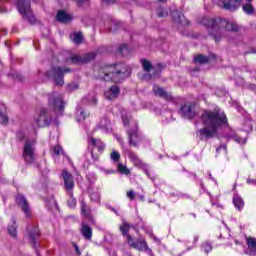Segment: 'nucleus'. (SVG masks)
Instances as JSON below:
<instances>
[{"label":"nucleus","instance_id":"1","mask_svg":"<svg viewBox=\"0 0 256 256\" xmlns=\"http://www.w3.org/2000/svg\"><path fill=\"white\" fill-rule=\"evenodd\" d=\"M201 121L205 127L199 129L196 135L200 141H207V139H213L217 135V129L221 125H227V116L220 109L206 110L201 115Z\"/></svg>","mask_w":256,"mask_h":256},{"label":"nucleus","instance_id":"2","mask_svg":"<svg viewBox=\"0 0 256 256\" xmlns=\"http://www.w3.org/2000/svg\"><path fill=\"white\" fill-rule=\"evenodd\" d=\"M203 25L208 29V35L213 37L216 43L221 41V37L225 35V31H232L233 33L239 31V26L235 22H231L223 18H208L202 19Z\"/></svg>","mask_w":256,"mask_h":256},{"label":"nucleus","instance_id":"3","mask_svg":"<svg viewBox=\"0 0 256 256\" xmlns=\"http://www.w3.org/2000/svg\"><path fill=\"white\" fill-rule=\"evenodd\" d=\"M98 79L102 81H111L112 83H121L131 75V68L124 63L114 65H101L97 68Z\"/></svg>","mask_w":256,"mask_h":256},{"label":"nucleus","instance_id":"4","mask_svg":"<svg viewBox=\"0 0 256 256\" xmlns=\"http://www.w3.org/2000/svg\"><path fill=\"white\" fill-rule=\"evenodd\" d=\"M65 73H71V69L67 67H52L46 71L45 76L48 79H53L56 87H63L65 85Z\"/></svg>","mask_w":256,"mask_h":256},{"label":"nucleus","instance_id":"5","mask_svg":"<svg viewBox=\"0 0 256 256\" xmlns=\"http://www.w3.org/2000/svg\"><path fill=\"white\" fill-rule=\"evenodd\" d=\"M122 153L124 157H128V159H130V161L133 162V165H135V167H138V169H143L145 172V175H147V177H149L151 181H155V177L151 176V174L149 173V170H147V165L143 163V160L139 158V155H137V153L133 152V150L127 147H123Z\"/></svg>","mask_w":256,"mask_h":256},{"label":"nucleus","instance_id":"6","mask_svg":"<svg viewBox=\"0 0 256 256\" xmlns=\"http://www.w3.org/2000/svg\"><path fill=\"white\" fill-rule=\"evenodd\" d=\"M35 139H25L22 151V157L25 163L31 165L35 163L37 154H35Z\"/></svg>","mask_w":256,"mask_h":256},{"label":"nucleus","instance_id":"7","mask_svg":"<svg viewBox=\"0 0 256 256\" xmlns=\"http://www.w3.org/2000/svg\"><path fill=\"white\" fill-rule=\"evenodd\" d=\"M17 9L20 15H22L23 19L29 21L31 25H35L37 19L35 15H33V11L31 10V2L29 0H18Z\"/></svg>","mask_w":256,"mask_h":256},{"label":"nucleus","instance_id":"8","mask_svg":"<svg viewBox=\"0 0 256 256\" xmlns=\"http://www.w3.org/2000/svg\"><path fill=\"white\" fill-rule=\"evenodd\" d=\"M48 105L50 109H53L55 113H59L62 115L63 111H65V103L63 101V95L58 92H53L48 97Z\"/></svg>","mask_w":256,"mask_h":256},{"label":"nucleus","instance_id":"9","mask_svg":"<svg viewBox=\"0 0 256 256\" xmlns=\"http://www.w3.org/2000/svg\"><path fill=\"white\" fill-rule=\"evenodd\" d=\"M127 243H128V245H130V247H133V249H137V251H146V253H148V255L154 256L153 250H151V248H149V246L147 245V241H145V239L135 241V240H133V237L131 235H128Z\"/></svg>","mask_w":256,"mask_h":256},{"label":"nucleus","instance_id":"10","mask_svg":"<svg viewBox=\"0 0 256 256\" xmlns=\"http://www.w3.org/2000/svg\"><path fill=\"white\" fill-rule=\"evenodd\" d=\"M51 121V112H49V109L43 108L35 119V125L36 127H49Z\"/></svg>","mask_w":256,"mask_h":256},{"label":"nucleus","instance_id":"11","mask_svg":"<svg viewBox=\"0 0 256 256\" xmlns=\"http://www.w3.org/2000/svg\"><path fill=\"white\" fill-rule=\"evenodd\" d=\"M126 133L128 135L129 145L131 147H136V149H139V143L143 141V136L139 134L137 127L127 130Z\"/></svg>","mask_w":256,"mask_h":256},{"label":"nucleus","instance_id":"12","mask_svg":"<svg viewBox=\"0 0 256 256\" xmlns=\"http://www.w3.org/2000/svg\"><path fill=\"white\" fill-rule=\"evenodd\" d=\"M179 113L184 119H193L197 115L195 104L191 102L185 103L181 106Z\"/></svg>","mask_w":256,"mask_h":256},{"label":"nucleus","instance_id":"13","mask_svg":"<svg viewBox=\"0 0 256 256\" xmlns=\"http://www.w3.org/2000/svg\"><path fill=\"white\" fill-rule=\"evenodd\" d=\"M95 57H97V54L95 52H90L84 55H73L71 61L77 65H83V63H90Z\"/></svg>","mask_w":256,"mask_h":256},{"label":"nucleus","instance_id":"14","mask_svg":"<svg viewBox=\"0 0 256 256\" xmlns=\"http://www.w3.org/2000/svg\"><path fill=\"white\" fill-rule=\"evenodd\" d=\"M16 203L21 208L26 217H31V207L29 206V202L25 196L21 194L16 196Z\"/></svg>","mask_w":256,"mask_h":256},{"label":"nucleus","instance_id":"15","mask_svg":"<svg viewBox=\"0 0 256 256\" xmlns=\"http://www.w3.org/2000/svg\"><path fill=\"white\" fill-rule=\"evenodd\" d=\"M62 179L64 181V187L67 193H69V191H73V187H75V181L73 180V175H71L69 171L63 170Z\"/></svg>","mask_w":256,"mask_h":256},{"label":"nucleus","instance_id":"16","mask_svg":"<svg viewBox=\"0 0 256 256\" xmlns=\"http://www.w3.org/2000/svg\"><path fill=\"white\" fill-rule=\"evenodd\" d=\"M121 94V88L117 85H112L109 87L108 90L104 91V96L106 99L113 101V99H117L119 95Z\"/></svg>","mask_w":256,"mask_h":256},{"label":"nucleus","instance_id":"17","mask_svg":"<svg viewBox=\"0 0 256 256\" xmlns=\"http://www.w3.org/2000/svg\"><path fill=\"white\" fill-rule=\"evenodd\" d=\"M140 63L142 65V68L145 71V73H151V71H152V74L149 75L150 79L153 77L159 76V71L153 69V64H151V62L149 60L142 59V60H140Z\"/></svg>","mask_w":256,"mask_h":256},{"label":"nucleus","instance_id":"18","mask_svg":"<svg viewBox=\"0 0 256 256\" xmlns=\"http://www.w3.org/2000/svg\"><path fill=\"white\" fill-rule=\"evenodd\" d=\"M80 233L86 241H91V239H93V228H91V226L86 222L81 223Z\"/></svg>","mask_w":256,"mask_h":256},{"label":"nucleus","instance_id":"19","mask_svg":"<svg viewBox=\"0 0 256 256\" xmlns=\"http://www.w3.org/2000/svg\"><path fill=\"white\" fill-rule=\"evenodd\" d=\"M222 5L226 11H237L241 5V0H223Z\"/></svg>","mask_w":256,"mask_h":256},{"label":"nucleus","instance_id":"20","mask_svg":"<svg viewBox=\"0 0 256 256\" xmlns=\"http://www.w3.org/2000/svg\"><path fill=\"white\" fill-rule=\"evenodd\" d=\"M91 147H96L99 153H103L105 151V143H103L100 139L88 137V149H91Z\"/></svg>","mask_w":256,"mask_h":256},{"label":"nucleus","instance_id":"21","mask_svg":"<svg viewBox=\"0 0 256 256\" xmlns=\"http://www.w3.org/2000/svg\"><path fill=\"white\" fill-rule=\"evenodd\" d=\"M153 93L156 94L157 97H161V99H165L166 101H171L173 99V96L170 93L157 85L153 86Z\"/></svg>","mask_w":256,"mask_h":256},{"label":"nucleus","instance_id":"22","mask_svg":"<svg viewBox=\"0 0 256 256\" xmlns=\"http://www.w3.org/2000/svg\"><path fill=\"white\" fill-rule=\"evenodd\" d=\"M246 245L248 247V252H246V255L256 256V238L247 237Z\"/></svg>","mask_w":256,"mask_h":256},{"label":"nucleus","instance_id":"23","mask_svg":"<svg viewBox=\"0 0 256 256\" xmlns=\"http://www.w3.org/2000/svg\"><path fill=\"white\" fill-rule=\"evenodd\" d=\"M39 235V228L37 226H34L32 230L29 231L30 241H32L34 249H37V247H39V242H37V239H39Z\"/></svg>","mask_w":256,"mask_h":256},{"label":"nucleus","instance_id":"24","mask_svg":"<svg viewBox=\"0 0 256 256\" xmlns=\"http://www.w3.org/2000/svg\"><path fill=\"white\" fill-rule=\"evenodd\" d=\"M89 117V111L81 106L76 107V121L81 123V121H85Z\"/></svg>","mask_w":256,"mask_h":256},{"label":"nucleus","instance_id":"25","mask_svg":"<svg viewBox=\"0 0 256 256\" xmlns=\"http://www.w3.org/2000/svg\"><path fill=\"white\" fill-rule=\"evenodd\" d=\"M233 205L235 209H238V211H243V208L245 207V202L243 201V198L237 193H234L233 195Z\"/></svg>","mask_w":256,"mask_h":256},{"label":"nucleus","instance_id":"26","mask_svg":"<svg viewBox=\"0 0 256 256\" xmlns=\"http://www.w3.org/2000/svg\"><path fill=\"white\" fill-rule=\"evenodd\" d=\"M0 123L2 125H7L9 123V116L7 115V107L5 104H0Z\"/></svg>","mask_w":256,"mask_h":256},{"label":"nucleus","instance_id":"27","mask_svg":"<svg viewBox=\"0 0 256 256\" xmlns=\"http://www.w3.org/2000/svg\"><path fill=\"white\" fill-rule=\"evenodd\" d=\"M71 15H69L67 12L60 10L58 11L57 15H56V20L59 23H69V21H71Z\"/></svg>","mask_w":256,"mask_h":256},{"label":"nucleus","instance_id":"28","mask_svg":"<svg viewBox=\"0 0 256 256\" xmlns=\"http://www.w3.org/2000/svg\"><path fill=\"white\" fill-rule=\"evenodd\" d=\"M225 139L227 141H236V143H245V140H243V138L237 136V134L235 133V131L230 130L227 134H225Z\"/></svg>","mask_w":256,"mask_h":256},{"label":"nucleus","instance_id":"29","mask_svg":"<svg viewBox=\"0 0 256 256\" xmlns=\"http://www.w3.org/2000/svg\"><path fill=\"white\" fill-rule=\"evenodd\" d=\"M8 234L14 239L17 238V224L15 222V218H12V224L8 226Z\"/></svg>","mask_w":256,"mask_h":256},{"label":"nucleus","instance_id":"30","mask_svg":"<svg viewBox=\"0 0 256 256\" xmlns=\"http://www.w3.org/2000/svg\"><path fill=\"white\" fill-rule=\"evenodd\" d=\"M194 63H198L199 65H205V63H209V57L198 54L194 57Z\"/></svg>","mask_w":256,"mask_h":256},{"label":"nucleus","instance_id":"31","mask_svg":"<svg viewBox=\"0 0 256 256\" xmlns=\"http://www.w3.org/2000/svg\"><path fill=\"white\" fill-rule=\"evenodd\" d=\"M81 213L86 217V219H91V210L87 206V203L81 202Z\"/></svg>","mask_w":256,"mask_h":256},{"label":"nucleus","instance_id":"32","mask_svg":"<svg viewBox=\"0 0 256 256\" xmlns=\"http://www.w3.org/2000/svg\"><path fill=\"white\" fill-rule=\"evenodd\" d=\"M67 195L69 197L67 201L68 207H71V209H74V207L77 206V200L73 197V191H68Z\"/></svg>","mask_w":256,"mask_h":256},{"label":"nucleus","instance_id":"33","mask_svg":"<svg viewBox=\"0 0 256 256\" xmlns=\"http://www.w3.org/2000/svg\"><path fill=\"white\" fill-rule=\"evenodd\" d=\"M242 9L246 15H253L255 13V8L251 3L243 4Z\"/></svg>","mask_w":256,"mask_h":256},{"label":"nucleus","instance_id":"34","mask_svg":"<svg viewBox=\"0 0 256 256\" xmlns=\"http://www.w3.org/2000/svg\"><path fill=\"white\" fill-rule=\"evenodd\" d=\"M171 16L174 19L175 23H183V15L181 14V12L173 10L171 12Z\"/></svg>","mask_w":256,"mask_h":256},{"label":"nucleus","instance_id":"35","mask_svg":"<svg viewBox=\"0 0 256 256\" xmlns=\"http://www.w3.org/2000/svg\"><path fill=\"white\" fill-rule=\"evenodd\" d=\"M111 126V121L109 120V118H107L106 116L103 117L99 123V127L100 129H109V127Z\"/></svg>","mask_w":256,"mask_h":256},{"label":"nucleus","instance_id":"36","mask_svg":"<svg viewBox=\"0 0 256 256\" xmlns=\"http://www.w3.org/2000/svg\"><path fill=\"white\" fill-rule=\"evenodd\" d=\"M130 229H131V226L127 222H124L122 225H120V231L122 235H126V237L129 235Z\"/></svg>","mask_w":256,"mask_h":256},{"label":"nucleus","instance_id":"37","mask_svg":"<svg viewBox=\"0 0 256 256\" xmlns=\"http://www.w3.org/2000/svg\"><path fill=\"white\" fill-rule=\"evenodd\" d=\"M118 171L122 175H130L131 174V170H129V168H127V166L123 165V163L118 164Z\"/></svg>","mask_w":256,"mask_h":256},{"label":"nucleus","instance_id":"38","mask_svg":"<svg viewBox=\"0 0 256 256\" xmlns=\"http://www.w3.org/2000/svg\"><path fill=\"white\" fill-rule=\"evenodd\" d=\"M90 199L94 203H99L101 201V194L98 191L90 193Z\"/></svg>","mask_w":256,"mask_h":256},{"label":"nucleus","instance_id":"39","mask_svg":"<svg viewBox=\"0 0 256 256\" xmlns=\"http://www.w3.org/2000/svg\"><path fill=\"white\" fill-rule=\"evenodd\" d=\"M121 117L124 127H127V125H129V121L131 120V115H129L126 111H122Z\"/></svg>","mask_w":256,"mask_h":256},{"label":"nucleus","instance_id":"40","mask_svg":"<svg viewBox=\"0 0 256 256\" xmlns=\"http://www.w3.org/2000/svg\"><path fill=\"white\" fill-rule=\"evenodd\" d=\"M53 155L56 157H59V155H65V152H63V147L60 145H56L53 147Z\"/></svg>","mask_w":256,"mask_h":256},{"label":"nucleus","instance_id":"41","mask_svg":"<svg viewBox=\"0 0 256 256\" xmlns=\"http://www.w3.org/2000/svg\"><path fill=\"white\" fill-rule=\"evenodd\" d=\"M202 249L205 253H211L213 251V245L209 241H206L202 244Z\"/></svg>","mask_w":256,"mask_h":256},{"label":"nucleus","instance_id":"42","mask_svg":"<svg viewBox=\"0 0 256 256\" xmlns=\"http://www.w3.org/2000/svg\"><path fill=\"white\" fill-rule=\"evenodd\" d=\"M110 159L114 163H119V160L121 159V154H119L118 151H112V153L110 154Z\"/></svg>","mask_w":256,"mask_h":256},{"label":"nucleus","instance_id":"43","mask_svg":"<svg viewBox=\"0 0 256 256\" xmlns=\"http://www.w3.org/2000/svg\"><path fill=\"white\" fill-rule=\"evenodd\" d=\"M118 51L120 55H129V47H127V44H122L121 46H119Z\"/></svg>","mask_w":256,"mask_h":256},{"label":"nucleus","instance_id":"44","mask_svg":"<svg viewBox=\"0 0 256 256\" xmlns=\"http://www.w3.org/2000/svg\"><path fill=\"white\" fill-rule=\"evenodd\" d=\"M169 15V11H167L165 8L163 7H158L157 8V16L158 17H167Z\"/></svg>","mask_w":256,"mask_h":256},{"label":"nucleus","instance_id":"45","mask_svg":"<svg viewBox=\"0 0 256 256\" xmlns=\"http://www.w3.org/2000/svg\"><path fill=\"white\" fill-rule=\"evenodd\" d=\"M83 41V34L81 33H75L74 34V37H73V42L76 44V45H79L80 43H82Z\"/></svg>","mask_w":256,"mask_h":256},{"label":"nucleus","instance_id":"46","mask_svg":"<svg viewBox=\"0 0 256 256\" xmlns=\"http://www.w3.org/2000/svg\"><path fill=\"white\" fill-rule=\"evenodd\" d=\"M68 91H77L79 89V84L75 82H71L70 84L67 85Z\"/></svg>","mask_w":256,"mask_h":256},{"label":"nucleus","instance_id":"47","mask_svg":"<svg viewBox=\"0 0 256 256\" xmlns=\"http://www.w3.org/2000/svg\"><path fill=\"white\" fill-rule=\"evenodd\" d=\"M86 177H87V181H89L91 185H93V183H95V181H97V176H95V174H93V173L87 174Z\"/></svg>","mask_w":256,"mask_h":256},{"label":"nucleus","instance_id":"48","mask_svg":"<svg viewBox=\"0 0 256 256\" xmlns=\"http://www.w3.org/2000/svg\"><path fill=\"white\" fill-rule=\"evenodd\" d=\"M16 138L18 141H25V132L19 131L16 133Z\"/></svg>","mask_w":256,"mask_h":256},{"label":"nucleus","instance_id":"49","mask_svg":"<svg viewBox=\"0 0 256 256\" xmlns=\"http://www.w3.org/2000/svg\"><path fill=\"white\" fill-rule=\"evenodd\" d=\"M78 7H85L89 3V0H76Z\"/></svg>","mask_w":256,"mask_h":256},{"label":"nucleus","instance_id":"50","mask_svg":"<svg viewBox=\"0 0 256 256\" xmlns=\"http://www.w3.org/2000/svg\"><path fill=\"white\" fill-rule=\"evenodd\" d=\"M126 195H127L128 199H130L131 201H133V199H135V191H133V190L128 191Z\"/></svg>","mask_w":256,"mask_h":256},{"label":"nucleus","instance_id":"51","mask_svg":"<svg viewBox=\"0 0 256 256\" xmlns=\"http://www.w3.org/2000/svg\"><path fill=\"white\" fill-rule=\"evenodd\" d=\"M48 207H50V209H51L52 207H57V200L54 199V198H52V199L50 200V202H48Z\"/></svg>","mask_w":256,"mask_h":256},{"label":"nucleus","instance_id":"52","mask_svg":"<svg viewBox=\"0 0 256 256\" xmlns=\"http://www.w3.org/2000/svg\"><path fill=\"white\" fill-rule=\"evenodd\" d=\"M106 208L109 209V211H112V213H115V215L119 217V212L117 211V209L113 208V206L107 204Z\"/></svg>","mask_w":256,"mask_h":256},{"label":"nucleus","instance_id":"53","mask_svg":"<svg viewBox=\"0 0 256 256\" xmlns=\"http://www.w3.org/2000/svg\"><path fill=\"white\" fill-rule=\"evenodd\" d=\"M117 141L120 143L122 151H123V147H125V142H123V138H121V136L119 135H115Z\"/></svg>","mask_w":256,"mask_h":256},{"label":"nucleus","instance_id":"54","mask_svg":"<svg viewBox=\"0 0 256 256\" xmlns=\"http://www.w3.org/2000/svg\"><path fill=\"white\" fill-rule=\"evenodd\" d=\"M150 237L153 239L155 243H157V245H161V239H159L157 236L150 234Z\"/></svg>","mask_w":256,"mask_h":256},{"label":"nucleus","instance_id":"55","mask_svg":"<svg viewBox=\"0 0 256 256\" xmlns=\"http://www.w3.org/2000/svg\"><path fill=\"white\" fill-rule=\"evenodd\" d=\"M2 3H3V0H0V13H7L8 10L4 5H2Z\"/></svg>","mask_w":256,"mask_h":256},{"label":"nucleus","instance_id":"56","mask_svg":"<svg viewBox=\"0 0 256 256\" xmlns=\"http://www.w3.org/2000/svg\"><path fill=\"white\" fill-rule=\"evenodd\" d=\"M177 197H181L182 199H191V195L184 193H178Z\"/></svg>","mask_w":256,"mask_h":256},{"label":"nucleus","instance_id":"57","mask_svg":"<svg viewBox=\"0 0 256 256\" xmlns=\"http://www.w3.org/2000/svg\"><path fill=\"white\" fill-rule=\"evenodd\" d=\"M115 0H102V5H113Z\"/></svg>","mask_w":256,"mask_h":256},{"label":"nucleus","instance_id":"58","mask_svg":"<svg viewBox=\"0 0 256 256\" xmlns=\"http://www.w3.org/2000/svg\"><path fill=\"white\" fill-rule=\"evenodd\" d=\"M221 149H224V151H227V146L225 144L220 145L218 148H216V153H219Z\"/></svg>","mask_w":256,"mask_h":256},{"label":"nucleus","instance_id":"59","mask_svg":"<svg viewBox=\"0 0 256 256\" xmlns=\"http://www.w3.org/2000/svg\"><path fill=\"white\" fill-rule=\"evenodd\" d=\"M90 155H91L93 161H99V155L93 154V150L90 151Z\"/></svg>","mask_w":256,"mask_h":256},{"label":"nucleus","instance_id":"60","mask_svg":"<svg viewBox=\"0 0 256 256\" xmlns=\"http://www.w3.org/2000/svg\"><path fill=\"white\" fill-rule=\"evenodd\" d=\"M14 77H15V79H17L18 81H23V76H21V74H19V73L14 74Z\"/></svg>","mask_w":256,"mask_h":256},{"label":"nucleus","instance_id":"61","mask_svg":"<svg viewBox=\"0 0 256 256\" xmlns=\"http://www.w3.org/2000/svg\"><path fill=\"white\" fill-rule=\"evenodd\" d=\"M109 237H111V234L106 235V236L104 237V241H105L106 243H113V240H109Z\"/></svg>","mask_w":256,"mask_h":256},{"label":"nucleus","instance_id":"62","mask_svg":"<svg viewBox=\"0 0 256 256\" xmlns=\"http://www.w3.org/2000/svg\"><path fill=\"white\" fill-rule=\"evenodd\" d=\"M247 183H248V185H256V180L255 179H248Z\"/></svg>","mask_w":256,"mask_h":256},{"label":"nucleus","instance_id":"63","mask_svg":"<svg viewBox=\"0 0 256 256\" xmlns=\"http://www.w3.org/2000/svg\"><path fill=\"white\" fill-rule=\"evenodd\" d=\"M200 187L202 191H205V184H203V180H199Z\"/></svg>","mask_w":256,"mask_h":256},{"label":"nucleus","instance_id":"64","mask_svg":"<svg viewBox=\"0 0 256 256\" xmlns=\"http://www.w3.org/2000/svg\"><path fill=\"white\" fill-rule=\"evenodd\" d=\"M199 241V236H194V245L197 244Z\"/></svg>","mask_w":256,"mask_h":256}]
</instances>
